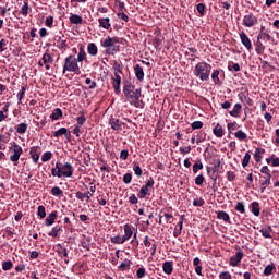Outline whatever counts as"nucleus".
I'll return each mask as SVG.
<instances>
[{
  "mask_svg": "<svg viewBox=\"0 0 279 279\" xmlns=\"http://www.w3.org/2000/svg\"><path fill=\"white\" fill-rule=\"evenodd\" d=\"M240 40H241L243 47H245V49H247V51H252V49H253L252 40L250 39L247 34H245V32L240 33Z\"/></svg>",
  "mask_w": 279,
  "mask_h": 279,
  "instance_id": "12",
  "label": "nucleus"
},
{
  "mask_svg": "<svg viewBox=\"0 0 279 279\" xmlns=\"http://www.w3.org/2000/svg\"><path fill=\"white\" fill-rule=\"evenodd\" d=\"M163 272L167 274V276H171L173 274V262H165L162 264Z\"/></svg>",
  "mask_w": 279,
  "mask_h": 279,
  "instance_id": "26",
  "label": "nucleus"
},
{
  "mask_svg": "<svg viewBox=\"0 0 279 279\" xmlns=\"http://www.w3.org/2000/svg\"><path fill=\"white\" fill-rule=\"evenodd\" d=\"M87 53H89V56H97V53H99V49L95 43H89L87 45Z\"/></svg>",
  "mask_w": 279,
  "mask_h": 279,
  "instance_id": "29",
  "label": "nucleus"
},
{
  "mask_svg": "<svg viewBox=\"0 0 279 279\" xmlns=\"http://www.w3.org/2000/svg\"><path fill=\"white\" fill-rule=\"evenodd\" d=\"M241 260H243V251H239L235 255L231 256L229 259V265H231V267H238Z\"/></svg>",
  "mask_w": 279,
  "mask_h": 279,
  "instance_id": "14",
  "label": "nucleus"
},
{
  "mask_svg": "<svg viewBox=\"0 0 279 279\" xmlns=\"http://www.w3.org/2000/svg\"><path fill=\"white\" fill-rule=\"evenodd\" d=\"M202 169H204V163L199 162V163H194L192 171L193 173H197V171H202Z\"/></svg>",
  "mask_w": 279,
  "mask_h": 279,
  "instance_id": "60",
  "label": "nucleus"
},
{
  "mask_svg": "<svg viewBox=\"0 0 279 279\" xmlns=\"http://www.w3.org/2000/svg\"><path fill=\"white\" fill-rule=\"evenodd\" d=\"M178 227H179V230H178V228H175L173 231L174 239H178V236H180V234H182V230L184 228V215L181 216Z\"/></svg>",
  "mask_w": 279,
  "mask_h": 279,
  "instance_id": "20",
  "label": "nucleus"
},
{
  "mask_svg": "<svg viewBox=\"0 0 279 279\" xmlns=\"http://www.w3.org/2000/svg\"><path fill=\"white\" fill-rule=\"evenodd\" d=\"M210 71H213V65L206 63V61L198 62L194 68V75L201 82H208L210 80Z\"/></svg>",
  "mask_w": 279,
  "mask_h": 279,
  "instance_id": "3",
  "label": "nucleus"
},
{
  "mask_svg": "<svg viewBox=\"0 0 279 279\" xmlns=\"http://www.w3.org/2000/svg\"><path fill=\"white\" fill-rule=\"evenodd\" d=\"M25 93H27V85L22 86L21 90L17 93L19 104H23V99L25 98Z\"/></svg>",
  "mask_w": 279,
  "mask_h": 279,
  "instance_id": "35",
  "label": "nucleus"
},
{
  "mask_svg": "<svg viewBox=\"0 0 279 279\" xmlns=\"http://www.w3.org/2000/svg\"><path fill=\"white\" fill-rule=\"evenodd\" d=\"M255 51L257 56H263V53H265V45H263V41L257 39L255 44Z\"/></svg>",
  "mask_w": 279,
  "mask_h": 279,
  "instance_id": "32",
  "label": "nucleus"
},
{
  "mask_svg": "<svg viewBox=\"0 0 279 279\" xmlns=\"http://www.w3.org/2000/svg\"><path fill=\"white\" fill-rule=\"evenodd\" d=\"M51 174L53 175V178H62V172L60 169V161H58L56 163V168L51 169Z\"/></svg>",
  "mask_w": 279,
  "mask_h": 279,
  "instance_id": "33",
  "label": "nucleus"
},
{
  "mask_svg": "<svg viewBox=\"0 0 279 279\" xmlns=\"http://www.w3.org/2000/svg\"><path fill=\"white\" fill-rule=\"evenodd\" d=\"M61 178H73V165L66 162L64 165L60 163Z\"/></svg>",
  "mask_w": 279,
  "mask_h": 279,
  "instance_id": "9",
  "label": "nucleus"
},
{
  "mask_svg": "<svg viewBox=\"0 0 279 279\" xmlns=\"http://www.w3.org/2000/svg\"><path fill=\"white\" fill-rule=\"evenodd\" d=\"M213 134H215V136L217 138H223V126H221V124H217L214 130H213Z\"/></svg>",
  "mask_w": 279,
  "mask_h": 279,
  "instance_id": "31",
  "label": "nucleus"
},
{
  "mask_svg": "<svg viewBox=\"0 0 279 279\" xmlns=\"http://www.w3.org/2000/svg\"><path fill=\"white\" fill-rule=\"evenodd\" d=\"M74 73V75H82V70L80 69V64L77 60L75 59V56L69 54L64 59V64H63V75L64 73Z\"/></svg>",
  "mask_w": 279,
  "mask_h": 279,
  "instance_id": "4",
  "label": "nucleus"
},
{
  "mask_svg": "<svg viewBox=\"0 0 279 279\" xmlns=\"http://www.w3.org/2000/svg\"><path fill=\"white\" fill-rule=\"evenodd\" d=\"M56 252L59 254L60 258H69V251L62 246V244H57Z\"/></svg>",
  "mask_w": 279,
  "mask_h": 279,
  "instance_id": "23",
  "label": "nucleus"
},
{
  "mask_svg": "<svg viewBox=\"0 0 279 279\" xmlns=\"http://www.w3.org/2000/svg\"><path fill=\"white\" fill-rule=\"evenodd\" d=\"M135 77L138 80V82H143L145 80V72L143 71V66H140L136 64L134 66Z\"/></svg>",
  "mask_w": 279,
  "mask_h": 279,
  "instance_id": "18",
  "label": "nucleus"
},
{
  "mask_svg": "<svg viewBox=\"0 0 279 279\" xmlns=\"http://www.w3.org/2000/svg\"><path fill=\"white\" fill-rule=\"evenodd\" d=\"M119 44V37L107 36L100 41L101 47H104L106 56H114L121 51V46Z\"/></svg>",
  "mask_w": 279,
  "mask_h": 279,
  "instance_id": "2",
  "label": "nucleus"
},
{
  "mask_svg": "<svg viewBox=\"0 0 279 279\" xmlns=\"http://www.w3.org/2000/svg\"><path fill=\"white\" fill-rule=\"evenodd\" d=\"M243 27L252 28L255 25H258V17L250 11H245V14L242 20Z\"/></svg>",
  "mask_w": 279,
  "mask_h": 279,
  "instance_id": "7",
  "label": "nucleus"
},
{
  "mask_svg": "<svg viewBox=\"0 0 279 279\" xmlns=\"http://www.w3.org/2000/svg\"><path fill=\"white\" fill-rule=\"evenodd\" d=\"M219 73H221L219 70H214L211 73V82H214L215 86H221L223 84L221 78H219Z\"/></svg>",
  "mask_w": 279,
  "mask_h": 279,
  "instance_id": "24",
  "label": "nucleus"
},
{
  "mask_svg": "<svg viewBox=\"0 0 279 279\" xmlns=\"http://www.w3.org/2000/svg\"><path fill=\"white\" fill-rule=\"evenodd\" d=\"M257 39L258 40H271V36L269 35V33L265 32V33H259L257 35Z\"/></svg>",
  "mask_w": 279,
  "mask_h": 279,
  "instance_id": "56",
  "label": "nucleus"
},
{
  "mask_svg": "<svg viewBox=\"0 0 279 279\" xmlns=\"http://www.w3.org/2000/svg\"><path fill=\"white\" fill-rule=\"evenodd\" d=\"M112 69L114 73H123V66H121V63H119L118 61H113Z\"/></svg>",
  "mask_w": 279,
  "mask_h": 279,
  "instance_id": "50",
  "label": "nucleus"
},
{
  "mask_svg": "<svg viewBox=\"0 0 279 279\" xmlns=\"http://www.w3.org/2000/svg\"><path fill=\"white\" fill-rule=\"evenodd\" d=\"M56 38H57V43H59L58 47L60 49H66V47H69L66 39H62V36H57Z\"/></svg>",
  "mask_w": 279,
  "mask_h": 279,
  "instance_id": "41",
  "label": "nucleus"
},
{
  "mask_svg": "<svg viewBox=\"0 0 279 279\" xmlns=\"http://www.w3.org/2000/svg\"><path fill=\"white\" fill-rule=\"evenodd\" d=\"M37 215L38 217H40L41 219H45L47 217V210L45 209V206L39 205L37 208Z\"/></svg>",
  "mask_w": 279,
  "mask_h": 279,
  "instance_id": "46",
  "label": "nucleus"
},
{
  "mask_svg": "<svg viewBox=\"0 0 279 279\" xmlns=\"http://www.w3.org/2000/svg\"><path fill=\"white\" fill-rule=\"evenodd\" d=\"M66 130H68L66 128H61L54 131L53 133L54 138H60V136H64V134H66Z\"/></svg>",
  "mask_w": 279,
  "mask_h": 279,
  "instance_id": "51",
  "label": "nucleus"
},
{
  "mask_svg": "<svg viewBox=\"0 0 279 279\" xmlns=\"http://www.w3.org/2000/svg\"><path fill=\"white\" fill-rule=\"evenodd\" d=\"M243 110V106L241 102H238L233 106V109L229 111L230 117H233L234 119H239L241 117V111Z\"/></svg>",
  "mask_w": 279,
  "mask_h": 279,
  "instance_id": "16",
  "label": "nucleus"
},
{
  "mask_svg": "<svg viewBox=\"0 0 279 279\" xmlns=\"http://www.w3.org/2000/svg\"><path fill=\"white\" fill-rule=\"evenodd\" d=\"M235 210L238 213H241V215H245V205L243 204V202H238L236 203Z\"/></svg>",
  "mask_w": 279,
  "mask_h": 279,
  "instance_id": "49",
  "label": "nucleus"
},
{
  "mask_svg": "<svg viewBox=\"0 0 279 279\" xmlns=\"http://www.w3.org/2000/svg\"><path fill=\"white\" fill-rule=\"evenodd\" d=\"M51 158H53V153L46 151L41 156V162H49V160H51Z\"/></svg>",
  "mask_w": 279,
  "mask_h": 279,
  "instance_id": "48",
  "label": "nucleus"
},
{
  "mask_svg": "<svg viewBox=\"0 0 279 279\" xmlns=\"http://www.w3.org/2000/svg\"><path fill=\"white\" fill-rule=\"evenodd\" d=\"M144 245L148 247V252H150L151 256H156V250H158V244H156V240L149 239V235H145Z\"/></svg>",
  "mask_w": 279,
  "mask_h": 279,
  "instance_id": "8",
  "label": "nucleus"
},
{
  "mask_svg": "<svg viewBox=\"0 0 279 279\" xmlns=\"http://www.w3.org/2000/svg\"><path fill=\"white\" fill-rule=\"evenodd\" d=\"M99 27H102V29H110L112 27V24H110V17H100L98 19Z\"/></svg>",
  "mask_w": 279,
  "mask_h": 279,
  "instance_id": "21",
  "label": "nucleus"
},
{
  "mask_svg": "<svg viewBox=\"0 0 279 279\" xmlns=\"http://www.w3.org/2000/svg\"><path fill=\"white\" fill-rule=\"evenodd\" d=\"M133 234L134 232L132 231V227L129 223L124 225V235H122V238H124V241H130Z\"/></svg>",
  "mask_w": 279,
  "mask_h": 279,
  "instance_id": "28",
  "label": "nucleus"
},
{
  "mask_svg": "<svg viewBox=\"0 0 279 279\" xmlns=\"http://www.w3.org/2000/svg\"><path fill=\"white\" fill-rule=\"evenodd\" d=\"M62 226H54L51 231L48 233V236H52V239H58L60 234H62Z\"/></svg>",
  "mask_w": 279,
  "mask_h": 279,
  "instance_id": "19",
  "label": "nucleus"
},
{
  "mask_svg": "<svg viewBox=\"0 0 279 279\" xmlns=\"http://www.w3.org/2000/svg\"><path fill=\"white\" fill-rule=\"evenodd\" d=\"M204 204H206V201H204V198H202V197L193 201V206H195V208H199V207L204 206Z\"/></svg>",
  "mask_w": 279,
  "mask_h": 279,
  "instance_id": "59",
  "label": "nucleus"
},
{
  "mask_svg": "<svg viewBox=\"0 0 279 279\" xmlns=\"http://www.w3.org/2000/svg\"><path fill=\"white\" fill-rule=\"evenodd\" d=\"M274 271H276V265L270 264V265L265 267L264 276H271V274H274Z\"/></svg>",
  "mask_w": 279,
  "mask_h": 279,
  "instance_id": "40",
  "label": "nucleus"
},
{
  "mask_svg": "<svg viewBox=\"0 0 279 279\" xmlns=\"http://www.w3.org/2000/svg\"><path fill=\"white\" fill-rule=\"evenodd\" d=\"M12 267H14V264L12 263V260H8V262L2 263L3 271H10V269H12Z\"/></svg>",
  "mask_w": 279,
  "mask_h": 279,
  "instance_id": "54",
  "label": "nucleus"
},
{
  "mask_svg": "<svg viewBox=\"0 0 279 279\" xmlns=\"http://www.w3.org/2000/svg\"><path fill=\"white\" fill-rule=\"evenodd\" d=\"M263 154H265V148H256L254 158L256 162H260L263 160Z\"/></svg>",
  "mask_w": 279,
  "mask_h": 279,
  "instance_id": "34",
  "label": "nucleus"
},
{
  "mask_svg": "<svg viewBox=\"0 0 279 279\" xmlns=\"http://www.w3.org/2000/svg\"><path fill=\"white\" fill-rule=\"evenodd\" d=\"M123 94L126 99L131 104V106H134L135 108H145V101L141 100L142 97V90L141 88H136L135 85L132 84V82L126 81L123 86Z\"/></svg>",
  "mask_w": 279,
  "mask_h": 279,
  "instance_id": "1",
  "label": "nucleus"
},
{
  "mask_svg": "<svg viewBox=\"0 0 279 279\" xmlns=\"http://www.w3.org/2000/svg\"><path fill=\"white\" fill-rule=\"evenodd\" d=\"M228 71H235V73H239V71H241V65H239V63L231 62V64L229 63L228 65Z\"/></svg>",
  "mask_w": 279,
  "mask_h": 279,
  "instance_id": "52",
  "label": "nucleus"
},
{
  "mask_svg": "<svg viewBox=\"0 0 279 279\" xmlns=\"http://www.w3.org/2000/svg\"><path fill=\"white\" fill-rule=\"evenodd\" d=\"M250 160H252V154H250V151H246L242 160V167H247V165H250Z\"/></svg>",
  "mask_w": 279,
  "mask_h": 279,
  "instance_id": "45",
  "label": "nucleus"
},
{
  "mask_svg": "<svg viewBox=\"0 0 279 279\" xmlns=\"http://www.w3.org/2000/svg\"><path fill=\"white\" fill-rule=\"evenodd\" d=\"M20 14L22 16H27L29 14V2L25 1L20 10Z\"/></svg>",
  "mask_w": 279,
  "mask_h": 279,
  "instance_id": "38",
  "label": "nucleus"
},
{
  "mask_svg": "<svg viewBox=\"0 0 279 279\" xmlns=\"http://www.w3.org/2000/svg\"><path fill=\"white\" fill-rule=\"evenodd\" d=\"M112 88L116 95H121V75L114 73V77H112Z\"/></svg>",
  "mask_w": 279,
  "mask_h": 279,
  "instance_id": "11",
  "label": "nucleus"
},
{
  "mask_svg": "<svg viewBox=\"0 0 279 279\" xmlns=\"http://www.w3.org/2000/svg\"><path fill=\"white\" fill-rule=\"evenodd\" d=\"M43 154V149L40 146H33L29 149V156L35 165H38V160H40V155Z\"/></svg>",
  "mask_w": 279,
  "mask_h": 279,
  "instance_id": "10",
  "label": "nucleus"
},
{
  "mask_svg": "<svg viewBox=\"0 0 279 279\" xmlns=\"http://www.w3.org/2000/svg\"><path fill=\"white\" fill-rule=\"evenodd\" d=\"M9 150L12 154L10 156L11 162H19L21 156L23 155V147H21L16 142H12Z\"/></svg>",
  "mask_w": 279,
  "mask_h": 279,
  "instance_id": "6",
  "label": "nucleus"
},
{
  "mask_svg": "<svg viewBox=\"0 0 279 279\" xmlns=\"http://www.w3.org/2000/svg\"><path fill=\"white\" fill-rule=\"evenodd\" d=\"M251 213H253L254 217L260 216V204L258 202H253L250 205Z\"/></svg>",
  "mask_w": 279,
  "mask_h": 279,
  "instance_id": "22",
  "label": "nucleus"
},
{
  "mask_svg": "<svg viewBox=\"0 0 279 279\" xmlns=\"http://www.w3.org/2000/svg\"><path fill=\"white\" fill-rule=\"evenodd\" d=\"M219 279H232L230 271H222L219 274Z\"/></svg>",
  "mask_w": 279,
  "mask_h": 279,
  "instance_id": "64",
  "label": "nucleus"
},
{
  "mask_svg": "<svg viewBox=\"0 0 279 279\" xmlns=\"http://www.w3.org/2000/svg\"><path fill=\"white\" fill-rule=\"evenodd\" d=\"M45 25L46 27H53V16L52 15H49L46 17V21H45Z\"/></svg>",
  "mask_w": 279,
  "mask_h": 279,
  "instance_id": "61",
  "label": "nucleus"
},
{
  "mask_svg": "<svg viewBox=\"0 0 279 279\" xmlns=\"http://www.w3.org/2000/svg\"><path fill=\"white\" fill-rule=\"evenodd\" d=\"M62 117H63V113H62V109H60V108H56L52 111V113L50 114V119L52 121H58V120L62 119Z\"/></svg>",
  "mask_w": 279,
  "mask_h": 279,
  "instance_id": "30",
  "label": "nucleus"
},
{
  "mask_svg": "<svg viewBox=\"0 0 279 279\" xmlns=\"http://www.w3.org/2000/svg\"><path fill=\"white\" fill-rule=\"evenodd\" d=\"M192 130H202L204 128V122L202 121H194L191 124Z\"/></svg>",
  "mask_w": 279,
  "mask_h": 279,
  "instance_id": "57",
  "label": "nucleus"
},
{
  "mask_svg": "<svg viewBox=\"0 0 279 279\" xmlns=\"http://www.w3.org/2000/svg\"><path fill=\"white\" fill-rule=\"evenodd\" d=\"M262 178H264V181H260V186H269L271 184V174L267 178V174H264Z\"/></svg>",
  "mask_w": 279,
  "mask_h": 279,
  "instance_id": "53",
  "label": "nucleus"
},
{
  "mask_svg": "<svg viewBox=\"0 0 279 279\" xmlns=\"http://www.w3.org/2000/svg\"><path fill=\"white\" fill-rule=\"evenodd\" d=\"M133 171L135 175H137V178H141V175H143V169L141 168L137 161L133 162Z\"/></svg>",
  "mask_w": 279,
  "mask_h": 279,
  "instance_id": "39",
  "label": "nucleus"
},
{
  "mask_svg": "<svg viewBox=\"0 0 279 279\" xmlns=\"http://www.w3.org/2000/svg\"><path fill=\"white\" fill-rule=\"evenodd\" d=\"M111 243H113L114 245H123V243H125V240L121 235L112 236L111 238Z\"/></svg>",
  "mask_w": 279,
  "mask_h": 279,
  "instance_id": "43",
  "label": "nucleus"
},
{
  "mask_svg": "<svg viewBox=\"0 0 279 279\" xmlns=\"http://www.w3.org/2000/svg\"><path fill=\"white\" fill-rule=\"evenodd\" d=\"M204 182H206V179L204 178V174H198L195 178V184L196 186H202V184H204Z\"/></svg>",
  "mask_w": 279,
  "mask_h": 279,
  "instance_id": "58",
  "label": "nucleus"
},
{
  "mask_svg": "<svg viewBox=\"0 0 279 279\" xmlns=\"http://www.w3.org/2000/svg\"><path fill=\"white\" fill-rule=\"evenodd\" d=\"M56 219H58V211L54 210L46 217L45 226H47V228L53 226V223H56Z\"/></svg>",
  "mask_w": 279,
  "mask_h": 279,
  "instance_id": "17",
  "label": "nucleus"
},
{
  "mask_svg": "<svg viewBox=\"0 0 279 279\" xmlns=\"http://www.w3.org/2000/svg\"><path fill=\"white\" fill-rule=\"evenodd\" d=\"M76 123L75 125H78V128H82L84 123H86V116L82 113L80 117L76 118Z\"/></svg>",
  "mask_w": 279,
  "mask_h": 279,
  "instance_id": "55",
  "label": "nucleus"
},
{
  "mask_svg": "<svg viewBox=\"0 0 279 279\" xmlns=\"http://www.w3.org/2000/svg\"><path fill=\"white\" fill-rule=\"evenodd\" d=\"M196 10H197L199 16H206V4H204V3H198V4L196 5Z\"/></svg>",
  "mask_w": 279,
  "mask_h": 279,
  "instance_id": "44",
  "label": "nucleus"
},
{
  "mask_svg": "<svg viewBox=\"0 0 279 279\" xmlns=\"http://www.w3.org/2000/svg\"><path fill=\"white\" fill-rule=\"evenodd\" d=\"M76 62H88V56L86 54V50L84 49V45H78V53L77 58H75Z\"/></svg>",
  "mask_w": 279,
  "mask_h": 279,
  "instance_id": "13",
  "label": "nucleus"
},
{
  "mask_svg": "<svg viewBox=\"0 0 279 279\" xmlns=\"http://www.w3.org/2000/svg\"><path fill=\"white\" fill-rule=\"evenodd\" d=\"M154 184H156V182L154 181V178H149L145 185H143L140 190V192L137 193V197L140 199H149V197L151 196V192L150 190L154 189Z\"/></svg>",
  "mask_w": 279,
  "mask_h": 279,
  "instance_id": "5",
  "label": "nucleus"
},
{
  "mask_svg": "<svg viewBox=\"0 0 279 279\" xmlns=\"http://www.w3.org/2000/svg\"><path fill=\"white\" fill-rule=\"evenodd\" d=\"M217 219H221L222 221H226V223L230 222V215L226 211H217Z\"/></svg>",
  "mask_w": 279,
  "mask_h": 279,
  "instance_id": "36",
  "label": "nucleus"
},
{
  "mask_svg": "<svg viewBox=\"0 0 279 279\" xmlns=\"http://www.w3.org/2000/svg\"><path fill=\"white\" fill-rule=\"evenodd\" d=\"M109 125L116 131L119 132L123 128V122L117 118H110Z\"/></svg>",
  "mask_w": 279,
  "mask_h": 279,
  "instance_id": "15",
  "label": "nucleus"
},
{
  "mask_svg": "<svg viewBox=\"0 0 279 279\" xmlns=\"http://www.w3.org/2000/svg\"><path fill=\"white\" fill-rule=\"evenodd\" d=\"M227 130L229 132V134H232V132H234V130H236V122H230L227 124Z\"/></svg>",
  "mask_w": 279,
  "mask_h": 279,
  "instance_id": "62",
  "label": "nucleus"
},
{
  "mask_svg": "<svg viewBox=\"0 0 279 279\" xmlns=\"http://www.w3.org/2000/svg\"><path fill=\"white\" fill-rule=\"evenodd\" d=\"M122 181L124 182V184H131L132 183V173H125L123 175Z\"/></svg>",
  "mask_w": 279,
  "mask_h": 279,
  "instance_id": "63",
  "label": "nucleus"
},
{
  "mask_svg": "<svg viewBox=\"0 0 279 279\" xmlns=\"http://www.w3.org/2000/svg\"><path fill=\"white\" fill-rule=\"evenodd\" d=\"M28 129H29V124H27L26 122H21L15 126L17 134H25Z\"/></svg>",
  "mask_w": 279,
  "mask_h": 279,
  "instance_id": "27",
  "label": "nucleus"
},
{
  "mask_svg": "<svg viewBox=\"0 0 279 279\" xmlns=\"http://www.w3.org/2000/svg\"><path fill=\"white\" fill-rule=\"evenodd\" d=\"M71 25H82L84 23V19L78 14H72L70 16Z\"/></svg>",
  "mask_w": 279,
  "mask_h": 279,
  "instance_id": "25",
  "label": "nucleus"
},
{
  "mask_svg": "<svg viewBox=\"0 0 279 279\" xmlns=\"http://www.w3.org/2000/svg\"><path fill=\"white\" fill-rule=\"evenodd\" d=\"M234 136H235V138H238V141L247 142V134L245 132H243V130L235 132Z\"/></svg>",
  "mask_w": 279,
  "mask_h": 279,
  "instance_id": "37",
  "label": "nucleus"
},
{
  "mask_svg": "<svg viewBox=\"0 0 279 279\" xmlns=\"http://www.w3.org/2000/svg\"><path fill=\"white\" fill-rule=\"evenodd\" d=\"M41 60L44 61V64H52L53 62V57H51V54L49 52H45L43 54Z\"/></svg>",
  "mask_w": 279,
  "mask_h": 279,
  "instance_id": "42",
  "label": "nucleus"
},
{
  "mask_svg": "<svg viewBox=\"0 0 279 279\" xmlns=\"http://www.w3.org/2000/svg\"><path fill=\"white\" fill-rule=\"evenodd\" d=\"M51 195L60 197V195H64V192L59 186H54L51 189Z\"/></svg>",
  "mask_w": 279,
  "mask_h": 279,
  "instance_id": "47",
  "label": "nucleus"
}]
</instances>
